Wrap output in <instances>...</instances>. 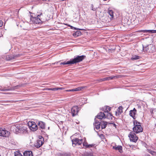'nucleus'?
Masks as SVG:
<instances>
[{
  "mask_svg": "<svg viewBox=\"0 0 156 156\" xmlns=\"http://www.w3.org/2000/svg\"><path fill=\"white\" fill-rule=\"evenodd\" d=\"M125 23H126L127 25H131V23L134 22V21H137V20H124Z\"/></svg>",
  "mask_w": 156,
  "mask_h": 156,
  "instance_id": "nucleus-23",
  "label": "nucleus"
},
{
  "mask_svg": "<svg viewBox=\"0 0 156 156\" xmlns=\"http://www.w3.org/2000/svg\"><path fill=\"white\" fill-rule=\"evenodd\" d=\"M42 15V13L40 14L37 15H35L34 13H31L30 14V20L32 19H35V20H40L39 17Z\"/></svg>",
  "mask_w": 156,
  "mask_h": 156,
  "instance_id": "nucleus-10",
  "label": "nucleus"
},
{
  "mask_svg": "<svg viewBox=\"0 0 156 156\" xmlns=\"http://www.w3.org/2000/svg\"><path fill=\"white\" fill-rule=\"evenodd\" d=\"M19 125L17 124L15 125L12 126L11 128V129L12 131L15 132H19Z\"/></svg>",
  "mask_w": 156,
  "mask_h": 156,
  "instance_id": "nucleus-9",
  "label": "nucleus"
},
{
  "mask_svg": "<svg viewBox=\"0 0 156 156\" xmlns=\"http://www.w3.org/2000/svg\"><path fill=\"white\" fill-rule=\"evenodd\" d=\"M149 152L152 154H153L154 153V151H149Z\"/></svg>",
  "mask_w": 156,
  "mask_h": 156,
  "instance_id": "nucleus-45",
  "label": "nucleus"
},
{
  "mask_svg": "<svg viewBox=\"0 0 156 156\" xmlns=\"http://www.w3.org/2000/svg\"><path fill=\"white\" fill-rule=\"evenodd\" d=\"M113 148L116 150L118 151L120 153L122 152V147L121 146L116 145L113 146Z\"/></svg>",
  "mask_w": 156,
  "mask_h": 156,
  "instance_id": "nucleus-14",
  "label": "nucleus"
},
{
  "mask_svg": "<svg viewBox=\"0 0 156 156\" xmlns=\"http://www.w3.org/2000/svg\"><path fill=\"white\" fill-rule=\"evenodd\" d=\"M3 25V22L2 20H0V27H2Z\"/></svg>",
  "mask_w": 156,
  "mask_h": 156,
  "instance_id": "nucleus-43",
  "label": "nucleus"
},
{
  "mask_svg": "<svg viewBox=\"0 0 156 156\" xmlns=\"http://www.w3.org/2000/svg\"><path fill=\"white\" fill-rule=\"evenodd\" d=\"M115 126V124H114V126Z\"/></svg>",
  "mask_w": 156,
  "mask_h": 156,
  "instance_id": "nucleus-55",
  "label": "nucleus"
},
{
  "mask_svg": "<svg viewBox=\"0 0 156 156\" xmlns=\"http://www.w3.org/2000/svg\"><path fill=\"white\" fill-rule=\"evenodd\" d=\"M58 156H71V154L65 152L59 153L57 154Z\"/></svg>",
  "mask_w": 156,
  "mask_h": 156,
  "instance_id": "nucleus-22",
  "label": "nucleus"
},
{
  "mask_svg": "<svg viewBox=\"0 0 156 156\" xmlns=\"http://www.w3.org/2000/svg\"><path fill=\"white\" fill-rule=\"evenodd\" d=\"M14 154L15 156H22V154L19 151H17L15 152Z\"/></svg>",
  "mask_w": 156,
  "mask_h": 156,
  "instance_id": "nucleus-32",
  "label": "nucleus"
},
{
  "mask_svg": "<svg viewBox=\"0 0 156 156\" xmlns=\"http://www.w3.org/2000/svg\"><path fill=\"white\" fill-rule=\"evenodd\" d=\"M38 125L41 129H44L45 128V124L44 122L39 121L38 122Z\"/></svg>",
  "mask_w": 156,
  "mask_h": 156,
  "instance_id": "nucleus-18",
  "label": "nucleus"
},
{
  "mask_svg": "<svg viewBox=\"0 0 156 156\" xmlns=\"http://www.w3.org/2000/svg\"><path fill=\"white\" fill-rule=\"evenodd\" d=\"M81 33L80 31H77L73 33V36L75 37H77L81 35Z\"/></svg>",
  "mask_w": 156,
  "mask_h": 156,
  "instance_id": "nucleus-26",
  "label": "nucleus"
},
{
  "mask_svg": "<svg viewBox=\"0 0 156 156\" xmlns=\"http://www.w3.org/2000/svg\"><path fill=\"white\" fill-rule=\"evenodd\" d=\"M83 145L84 147H85V148H87V146L88 144H87V143L86 142V141L84 142L83 143Z\"/></svg>",
  "mask_w": 156,
  "mask_h": 156,
  "instance_id": "nucleus-36",
  "label": "nucleus"
},
{
  "mask_svg": "<svg viewBox=\"0 0 156 156\" xmlns=\"http://www.w3.org/2000/svg\"><path fill=\"white\" fill-rule=\"evenodd\" d=\"M133 124L134 126L133 128V130L134 133H138L142 132L143 129L141 123L135 120L133 121Z\"/></svg>",
  "mask_w": 156,
  "mask_h": 156,
  "instance_id": "nucleus-1",
  "label": "nucleus"
},
{
  "mask_svg": "<svg viewBox=\"0 0 156 156\" xmlns=\"http://www.w3.org/2000/svg\"><path fill=\"white\" fill-rule=\"evenodd\" d=\"M71 28L72 29H76V28H74V27H72V26H71Z\"/></svg>",
  "mask_w": 156,
  "mask_h": 156,
  "instance_id": "nucleus-50",
  "label": "nucleus"
},
{
  "mask_svg": "<svg viewBox=\"0 0 156 156\" xmlns=\"http://www.w3.org/2000/svg\"><path fill=\"white\" fill-rule=\"evenodd\" d=\"M103 0L104 1H106L107 0Z\"/></svg>",
  "mask_w": 156,
  "mask_h": 156,
  "instance_id": "nucleus-56",
  "label": "nucleus"
},
{
  "mask_svg": "<svg viewBox=\"0 0 156 156\" xmlns=\"http://www.w3.org/2000/svg\"><path fill=\"white\" fill-rule=\"evenodd\" d=\"M106 118L108 119H112V114L108 112L105 113Z\"/></svg>",
  "mask_w": 156,
  "mask_h": 156,
  "instance_id": "nucleus-27",
  "label": "nucleus"
},
{
  "mask_svg": "<svg viewBox=\"0 0 156 156\" xmlns=\"http://www.w3.org/2000/svg\"><path fill=\"white\" fill-rule=\"evenodd\" d=\"M30 23L41 24L42 23L41 20H30Z\"/></svg>",
  "mask_w": 156,
  "mask_h": 156,
  "instance_id": "nucleus-21",
  "label": "nucleus"
},
{
  "mask_svg": "<svg viewBox=\"0 0 156 156\" xmlns=\"http://www.w3.org/2000/svg\"><path fill=\"white\" fill-rule=\"evenodd\" d=\"M136 32H143L144 33L149 32L151 33H156V30H141L138 31Z\"/></svg>",
  "mask_w": 156,
  "mask_h": 156,
  "instance_id": "nucleus-17",
  "label": "nucleus"
},
{
  "mask_svg": "<svg viewBox=\"0 0 156 156\" xmlns=\"http://www.w3.org/2000/svg\"><path fill=\"white\" fill-rule=\"evenodd\" d=\"M143 50L144 52H147L151 53H153L155 51V48L151 44L148 45L145 47L142 45Z\"/></svg>",
  "mask_w": 156,
  "mask_h": 156,
  "instance_id": "nucleus-3",
  "label": "nucleus"
},
{
  "mask_svg": "<svg viewBox=\"0 0 156 156\" xmlns=\"http://www.w3.org/2000/svg\"><path fill=\"white\" fill-rule=\"evenodd\" d=\"M99 81H104V80H103V78H102V79H100Z\"/></svg>",
  "mask_w": 156,
  "mask_h": 156,
  "instance_id": "nucleus-48",
  "label": "nucleus"
},
{
  "mask_svg": "<svg viewBox=\"0 0 156 156\" xmlns=\"http://www.w3.org/2000/svg\"><path fill=\"white\" fill-rule=\"evenodd\" d=\"M43 144L42 140L39 139L37 140V143L35 144V146L37 148H39L41 147Z\"/></svg>",
  "mask_w": 156,
  "mask_h": 156,
  "instance_id": "nucleus-13",
  "label": "nucleus"
},
{
  "mask_svg": "<svg viewBox=\"0 0 156 156\" xmlns=\"http://www.w3.org/2000/svg\"><path fill=\"white\" fill-rule=\"evenodd\" d=\"M107 122H101V127L102 129H104L106 128L107 125Z\"/></svg>",
  "mask_w": 156,
  "mask_h": 156,
  "instance_id": "nucleus-24",
  "label": "nucleus"
},
{
  "mask_svg": "<svg viewBox=\"0 0 156 156\" xmlns=\"http://www.w3.org/2000/svg\"><path fill=\"white\" fill-rule=\"evenodd\" d=\"M100 21H101V20H99V21H98H98H97V22H99L100 23H101V22H100Z\"/></svg>",
  "mask_w": 156,
  "mask_h": 156,
  "instance_id": "nucleus-53",
  "label": "nucleus"
},
{
  "mask_svg": "<svg viewBox=\"0 0 156 156\" xmlns=\"http://www.w3.org/2000/svg\"><path fill=\"white\" fill-rule=\"evenodd\" d=\"M117 111L119 112V114H121L122 112V106H119L118 108Z\"/></svg>",
  "mask_w": 156,
  "mask_h": 156,
  "instance_id": "nucleus-29",
  "label": "nucleus"
},
{
  "mask_svg": "<svg viewBox=\"0 0 156 156\" xmlns=\"http://www.w3.org/2000/svg\"><path fill=\"white\" fill-rule=\"evenodd\" d=\"M95 122L94 123V128L98 129L100 128V126H101V122H98L96 119H95Z\"/></svg>",
  "mask_w": 156,
  "mask_h": 156,
  "instance_id": "nucleus-12",
  "label": "nucleus"
},
{
  "mask_svg": "<svg viewBox=\"0 0 156 156\" xmlns=\"http://www.w3.org/2000/svg\"><path fill=\"white\" fill-rule=\"evenodd\" d=\"M28 125L30 129L32 131H36L38 129V127L37 125L34 122H28Z\"/></svg>",
  "mask_w": 156,
  "mask_h": 156,
  "instance_id": "nucleus-4",
  "label": "nucleus"
},
{
  "mask_svg": "<svg viewBox=\"0 0 156 156\" xmlns=\"http://www.w3.org/2000/svg\"><path fill=\"white\" fill-rule=\"evenodd\" d=\"M140 58V57L136 55H133L132 57L131 58V59L132 60H135L139 59Z\"/></svg>",
  "mask_w": 156,
  "mask_h": 156,
  "instance_id": "nucleus-28",
  "label": "nucleus"
},
{
  "mask_svg": "<svg viewBox=\"0 0 156 156\" xmlns=\"http://www.w3.org/2000/svg\"><path fill=\"white\" fill-rule=\"evenodd\" d=\"M18 55H13L12 56H11L10 57V59L11 60L13 59H15L17 57H18Z\"/></svg>",
  "mask_w": 156,
  "mask_h": 156,
  "instance_id": "nucleus-35",
  "label": "nucleus"
},
{
  "mask_svg": "<svg viewBox=\"0 0 156 156\" xmlns=\"http://www.w3.org/2000/svg\"><path fill=\"white\" fill-rule=\"evenodd\" d=\"M84 156H87L86 154H84Z\"/></svg>",
  "mask_w": 156,
  "mask_h": 156,
  "instance_id": "nucleus-52",
  "label": "nucleus"
},
{
  "mask_svg": "<svg viewBox=\"0 0 156 156\" xmlns=\"http://www.w3.org/2000/svg\"><path fill=\"white\" fill-rule=\"evenodd\" d=\"M23 23H25L23 21V20H20V21L19 22V24H17V25L18 26H19L20 27H22L23 26Z\"/></svg>",
  "mask_w": 156,
  "mask_h": 156,
  "instance_id": "nucleus-31",
  "label": "nucleus"
},
{
  "mask_svg": "<svg viewBox=\"0 0 156 156\" xmlns=\"http://www.w3.org/2000/svg\"><path fill=\"white\" fill-rule=\"evenodd\" d=\"M9 133L7 131L5 128H0V136L7 137L9 136Z\"/></svg>",
  "mask_w": 156,
  "mask_h": 156,
  "instance_id": "nucleus-7",
  "label": "nucleus"
},
{
  "mask_svg": "<svg viewBox=\"0 0 156 156\" xmlns=\"http://www.w3.org/2000/svg\"><path fill=\"white\" fill-rule=\"evenodd\" d=\"M131 141L134 142H136L138 139V137L134 133L130 132L128 136Z\"/></svg>",
  "mask_w": 156,
  "mask_h": 156,
  "instance_id": "nucleus-6",
  "label": "nucleus"
},
{
  "mask_svg": "<svg viewBox=\"0 0 156 156\" xmlns=\"http://www.w3.org/2000/svg\"><path fill=\"white\" fill-rule=\"evenodd\" d=\"M111 110V108H110L109 106H105L102 108V111L104 112L105 113L108 112L110 111Z\"/></svg>",
  "mask_w": 156,
  "mask_h": 156,
  "instance_id": "nucleus-19",
  "label": "nucleus"
},
{
  "mask_svg": "<svg viewBox=\"0 0 156 156\" xmlns=\"http://www.w3.org/2000/svg\"><path fill=\"white\" fill-rule=\"evenodd\" d=\"M78 108L77 106H75L72 107L71 109V112L72 116H74L77 114L78 112Z\"/></svg>",
  "mask_w": 156,
  "mask_h": 156,
  "instance_id": "nucleus-8",
  "label": "nucleus"
},
{
  "mask_svg": "<svg viewBox=\"0 0 156 156\" xmlns=\"http://www.w3.org/2000/svg\"><path fill=\"white\" fill-rule=\"evenodd\" d=\"M115 77V76H114L108 77L109 80H112Z\"/></svg>",
  "mask_w": 156,
  "mask_h": 156,
  "instance_id": "nucleus-41",
  "label": "nucleus"
},
{
  "mask_svg": "<svg viewBox=\"0 0 156 156\" xmlns=\"http://www.w3.org/2000/svg\"><path fill=\"white\" fill-rule=\"evenodd\" d=\"M51 0H42V1L44 2H49L50 1H51Z\"/></svg>",
  "mask_w": 156,
  "mask_h": 156,
  "instance_id": "nucleus-47",
  "label": "nucleus"
},
{
  "mask_svg": "<svg viewBox=\"0 0 156 156\" xmlns=\"http://www.w3.org/2000/svg\"><path fill=\"white\" fill-rule=\"evenodd\" d=\"M103 80L104 81L109 80L108 77L103 78Z\"/></svg>",
  "mask_w": 156,
  "mask_h": 156,
  "instance_id": "nucleus-42",
  "label": "nucleus"
},
{
  "mask_svg": "<svg viewBox=\"0 0 156 156\" xmlns=\"http://www.w3.org/2000/svg\"><path fill=\"white\" fill-rule=\"evenodd\" d=\"M79 30H83V29H79Z\"/></svg>",
  "mask_w": 156,
  "mask_h": 156,
  "instance_id": "nucleus-51",
  "label": "nucleus"
},
{
  "mask_svg": "<svg viewBox=\"0 0 156 156\" xmlns=\"http://www.w3.org/2000/svg\"><path fill=\"white\" fill-rule=\"evenodd\" d=\"M74 90L73 89L70 90H66V92H71V91H74Z\"/></svg>",
  "mask_w": 156,
  "mask_h": 156,
  "instance_id": "nucleus-40",
  "label": "nucleus"
},
{
  "mask_svg": "<svg viewBox=\"0 0 156 156\" xmlns=\"http://www.w3.org/2000/svg\"><path fill=\"white\" fill-rule=\"evenodd\" d=\"M137 21H134V22H133V23H131V25L135 26L136 24H137V22H136Z\"/></svg>",
  "mask_w": 156,
  "mask_h": 156,
  "instance_id": "nucleus-39",
  "label": "nucleus"
},
{
  "mask_svg": "<svg viewBox=\"0 0 156 156\" xmlns=\"http://www.w3.org/2000/svg\"><path fill=\"white\" fill-rule=\"evenodd\" d=\"M60 65H72L70 60L69 61H65L60 63Z\"/></svg>",
  "mask_w": 156,
  "mask_h": 156,
  "instance_id": "nucleus-25",
  "label": "nucleus"
},
{
  "mask_svg": "<svg viewBox=\"0 0 156 156\" xmlns=\"http://www.w3.org/2000/svg\"><path fill=\"white\" fill-rule=\"evenodd\" d=\"M9 90V89H7V90H7V91H8V90Z\"/></svg>",
  "mask_w": 156,
  "mask_h": 156,
  "instance_id": "nucleus-54",
  "label": "nucleus"
},
{
  "mask_svg": "<svg viewBox=\"0 0 156 156\" xmlns=\"http://www.w3.org/2000/svg\"><path fill=\"white\" fill-rule=\"evenodd\" d=\"M49 129V127H48V129Z\"/></svg>",
  "mask_w": 156,
  "mask_h": 156,
  "instance_id": "nucleus-57",
  "label": "nucleus"
},
{
  "mask_svg": "<svg viewBox=\"0 0 156 156\" xmlns=\"http://www.w3.org/2000/svg\"><path fill=\"white\" fill-rule=\"evenodd\" d=\"M106 115L104 112H100L98 114L97 118L101 119L103 118H106Z\"/></svg>",
  "mask_w": 156,
  "mask_h": 156,
  "instance_id": "nucleus-11",
  "label": "nucleus"
},
{
  "mask_svg": "<svg viewBox=\"0 0 156 156\" xmlns=\"http://www.w3.org/2000/svg\"><path fill=\"white\" fill-rule=\"evenodd\" d=\"M91 6L92 8L91 9L93 11H95L96 10V8H94V5L93 4L91 5Z\"/></svg>",
  "mask_w": 156,
  "mask_h": 156,
  "instance_id": "nucleus-37",
  "label": "nucleus"
},
{
  "mask_svg": "<svg viewBox=\"0 0 156 156\" xmlns=\"http://www.w3.org/2000/svg\"><path fill=\"white\" fill-rule=\"evenodd\" d=\"M108 12L111 16V18H113V11L112 10L108 9Z\"/></svg>",
  "mask_w": 156,
  "mask_h": 156,
  "instance_id": "nucleus-30",
  "label": "nucleus"
},
{
  "mask_svg": "<svg viewBox=\"0 0 156 156\" xmlns=\"http://www.w3.org/2000/svg\"><path fill=\"white\" fill-rule=\"evenodd\" d=\"M83 87H80L76 88L75 89H73L75 90L74 91H80V90L82 89L83 88Z\"/></svg>",
  "mask_w": 156,
  "mask_h": 156,
  "instance_id": "nucleus-34",
  "label": "nucleus"
},
{
  "mask_svg": "<svg viewBox=\"0 0 156 156\" xmlns=\"http://www.w3.org/2000/svg\"><path fill=\"white\" fill-rule=\"evenodd\" d=\"M120 114H119V112L116 111L115 112V115L117 116H119Z\"/></svg>",
  "mask_w": 156,
  "mask_h": 156,
  "instance_id": "nucleus-44",
  "label": "nucleus"
},
{
  "mask_svg": "<svg viewBox=\"0 0 156 156\" xmlns=\"http://www.w3.org/2000/svg\"><path fill=\"white\" fill-rule=\"evenodd\" d=\"M136 112V110L135 108H134L133 110H131L130 112L129 115L133 119H135V115Z\"/></svg>",
  "mask_w": 156,
  "mask_h": 156,
  "instance_id": "nucleus-16",
  "label": "nucleus"
},
{
  "mask_svg": "<svg viewBox=\"0 0 156 156\" xmlns=\"http://www.w3.org/2000/svg\"><path fill=\"white\" fill-rule=\"evenodd\" d=\"M85 57L86 56L84 55L81 56L77 55L74 58L70 59L72 65L81 62L84 59Z\"/></svg>",
  "mask_w": 156,
  "mask_h": 156,
  "instance_id": "nucleus-2",
  "label": "nucleus"
},
{
  "mask_svg": "<svg viewBox=\"0 0 156 156\" xmlns=\"http://www.w3.org/2000/svg\"><path fill=\"white\" fill-rule=\"evenodd\" d=\"M154 131H156V123L154 126Z\"/></svg>",
  "mask_w": 156,
  "mask_h": 156,
  "instance_id": "nucleus-49",
  "label": "nucleus"
},
{
  "mask_svg": "<svg viewBox=\"0 0 156 156\" xmlns=\"http://www.w3.org/2000/svg\"><path fill=\"white\" fill-rule=\"evenodd\" d=\"M24 156H33L32 152L31 151H26L23 153Z\"/></svg>",
  "mask_w": 156,
  "mask_h": 156,
  "instance_id": "nucleus-20",
  "label": "nucleus"
},
{
  "mask_svg": "<svg viewBox=\"0 0 156 156\" xmlns=\"http://www.w3.org/2000/svg\"><path fill=\"white\" fill-rule=\"evenodd\" d=\"M46 90H52V88H47L46 89Z\"/></svg>",
  "mask_w": 156,
  "mask_h": 156,
  "instance_id": "nucleus-46",
  "label": "nucleus"
},
{
  "mask_svg": "<svg viewBox=\"0 0 156 156\" xmlns=\"http://www.w3.org/2000/svg\"><path fill=\"white\" fill-rule=\"evenodd\" d=\"M94 144H88L87 148H90L91 147H93L94 146Z\"/></svg>",
  "mask_w": 156,
  "mask_h": 156,
  "instance_id": "nucleus-38",
  "label": "nucleus"
},
{
  "mask_svg": "<svg viewBox=\"0 0 156 156\" xmlns=\"http://www.w3.org/2000/svg\"><path fill=\"white\" fill-rule=\"evenodd\" d=\"M27 128L26 127L22 125H19V132H24L26 131Z\"/></svg>",
  "mask_w": 156,
  "mask_h": 156,
  "instance_id": "nucleus-15",
  "label": "nucleus"
},
{
  "mask_svg": "<svg viewBox=\"0 0 156 156\" xmlns=\"http://www.w3.org/2000/svg\"><path fill=\"white\" fill-rule=\"evenodd\" d=\"M73 146L74 147L77 145H80L83 142V139H78L77 138H75L72 140Z\"/></svg>",
  "mask_w": 156,
  "mask_h": 156,
  "instance_id": "nucleus-5",
  "label": "nucleus"
},
{
  "mask_svg": "<svg viewBox=\"0 0 156 156\" xmlns=\"http://www.w3.org/2000/svg\"><path fill=\"white\" fill-rule=\"evenodd\" d=\"M64 89L63 87L53 88H52V90H63Z\"/></svg>",
  "mask_w": 156,
  "mask_h": 156,
  "instance_id": "nucleus-33",
  "label": "nucleus"
}]
</instances>
